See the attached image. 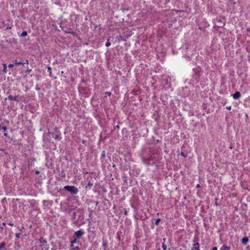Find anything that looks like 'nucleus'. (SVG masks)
Wrapping results in <instances>:
<instances>
[{
    "label": "nucleus",
    "instance_id": "obj_1",
    "mask_svg": "<svg viewBox=\"0 0 250 250\" xmlns=\"http://www.w3.org/2000/svg\"><path fill=\"white\" fill-rule=\"evenodd\" d=\"M64 188L72 194H76L78 192V189L75 186H65Z\"/></svg>",
    "mask_w": 250,
    "mask_h": 250
},
{
    "label": "nucleus",
    "instance_id": "obj_2",
    "mask_svg": "<svg viewBox=\"0 0 250 250\" xmlns=\"http://www.w3.org/2000/svg\"><path fill=\"white\" fill-rule=\"evenodd\" d=\"M74 234L76 238H80L83 234V232L82 230H79L76 231Z\"/></svg>",
    "mask_w": 250,
    "mask_h": 250
},
{
    "label": "nucleus",
    "instance_id": "obj_3",
    "mask_svg": "<svg viewBox=\"0 0 250 250\" xmlns=\"http://www.w3.org/2000/svg\"><path fill=\"white\" fill-rule=\"evenodd\" d=\"M8 98L10 101L14 100L18 102L19 101V100L18 98V96H13L12 95H9Z\"/></svg>",
    "mask_w": 250,
    "mask_h": 250
},
{
    "label": "nucleus",
    "instance_id": "obj_4",
    "mask_svg": "<svg viewBox=\"0 0 250 250\" xmlns=\"http://www.w3.org/2000/svg\"><path fill=\"white\" fill-rule=\"evenodd\" d=\"M240 93L238 91H237L234 94H233V98L234 99H237L240 97Z\"/></svg>",
    "mask_w": 250,
    "mask_h": 250
},
{
    "label": "nucleus",
    "instance_id": "obj_5",
    "mask_svg": "<svg viewBox=\"0 0 250 250\" xmlns=\"http://www.w3.org/2000/svg\"><path fill=\"white\" fill-rule=\"evenodd\" d=\"M192 250H200L199 249V244L198 243H196L194 244L193 246Z\"/></svg>",
    "mask_w": 250,
    "mask_h": 250
},
{
    "label": "nucleus",
    "instance_id": "obj_6",
    "mask_svg": "<svg viewBox=\"0 0 250 250\" xmlns=\"http://www.w3.org/2000/svg\"><path fill=\"white\" fill-rule=\"evenodd\" d=\"M249 241V239L248 237H245L244 238H243L242 239H241V242L242 243L244 244V245H246L247 244V243Z\"/></svg>",
    "mask_w": 250,
    "mask_h": 250
},
{
    "label": "nucleus",
    "instance_id": "obj_7",
    "mask_svg": "<svg viewBox=\"0 0 250 250\" xmlns=\"http://www.w3.org/2000/svg\"><path fill=\"white\" fill-rule=\"evenodd\" d=\"M64 32L66 33L71 34L72 35H74L75 34V33L70 28H67L64 31Z\"/></svg>",
    "mask_w": 250,
    "mask_h": 250
},
{
    "label": "nucleus",
    "instance_id": "obj_8",
    "mask_svg": "<svg viewBox=\"0 0 250 250\" xmlns=\"http://www.w3.org/2000/svg\"><path fill=\"white\" fill-rule=\"evenodd\" d=\"M40 242L42 244V246H44V244H46L47 242L45 241L42 237L40 239Z\"/></svg>",
    "mask_w": 250,
    "mask_h": 250
},
{
    "label": "nucleus",
    "instance_id": "obj_9",
    "mask_svg": "<svg viewBox=\"0 0 250 250\" xmlns=\"http://www.w3.org/2000/svg\"><path fill=\"white\" fill-rule=\"evenodd\" d=\"M2 65L3 66V69L2 70V72L4 73H6L7 72L6 64V63H2Z\"/></svg>",
    "mask_w": 250,
    "mask_h": 250
},
{
    "label": "nucleus",
    "instance_id": "obj_10",
    "mask_svg": "<svg viewBox=\"0 0 250 250\" xmlns=\"http://www.w3.org/2000/svg\"><path fill=\"white\" fill-rule=\"evenodd\" d=\"M230 249L229 247H228L225 245H224L222 247L220 248V250H229Z\"/></svg>",
    "mask_w": 250,
    "mask_h": 250
},
{
    "label": "nucleus",
    "instance_id": "obj_11",
    "mask_svg": "<svg viewBox=\"0 0 250 250\" xmlns=\"http://www.w3.org/2000/svg\"><path fill=\"white\" fill-rule=\"evenodd\" d=\"M13 62H14L15 64H23L24 63L22 62H18L17 60H15L14 61H13Z\"/></svg>",
    "mask_w": 250,
    "mask_h": 250
},
{
    "label": "nucleus",
    "instance_id": "obj_12",
    "mask_svg": "<svg viewBox=\"0 0 250 250\" xmlns=\"http://www.w3.org/2000/svg\"><path fill=\"white\" fill-rule=\"evenodd\" d=\"M93 186V183H91L90 182H89L87 185V186H86V188H90L92 186Z\"/></svg>",
    "mask_w": 250,
    "mask_h": 250
},
{
    "label": "nucleus",
    "instance_id": "obj_13",
    "mask_svg": "<svg viewBox=\"0 0 250 250\" xmlns=\"http://www.w3.org/2000/svg\"><path fill=\"white\" fill-rule=\"evenodd\" d=\"M5 243L4 242H2L1 243H0V250L4 248V246H5Z\"/></svg>",
    "mask_w": 250,
    "mask_h": 250
},
{
    "label": "nucleus",
    "instance_id": "obj_14",
    "mask_svg": "<svg viewBox=\"0 0 250 250\" xmlns=\"http://www.w3.org/2000/svg\"><path fill=\"white\" fill-rule=\"evenodd\" d=\"M27 32L26 31H24L21 33V37H25L27 36Z\"/></svg>",
    "mask_w": 250,
    "mask_h": 250
},
{
    "label": "nucleus",
    "instance_id": "obj_15",
    "mask_svg": "<svg viewBox=\"0 0 250 250\" xmlns=\"http://www.w3.org/2000/svg\"><path fill=\"white\" fill-rule=\"evenodd\" d=\"M160 221V218H158L157 219H156L155 221V225H158L159 224Z\"/></svg>",
    "mask_w": 250,
    "mask_h": 250
},
{
    "label": "nucleus",
    "instance_id": "obj_16",
    "mask_svg": "<svg viewBox=\"0 0 250 250\" xmlns=\"http://www.w3.org/2000/svg\"><path fill=\"white\" fill-rule=\"evenodd\" d=\"M70 250H80V248L78 247H75L71 248Z\"/></svg>",
    "mask_w": 250,
    "mask_h": 250
},
{
    "label": "nucleus",
    "instance_id": "obj_17",
    "mask_svg": "<svg viewBox=\"0 0 250 250\" xmlns=\"http://www.w3.org/2000/svg\"><path fill=\"white\" fill-rule=\"evenodd\" d=\"M162 249L164 250H166L167 249V245H165L164 243H163V245H162Z\"/></svg>",
    "mask_w": 250,
    "mask_h": 250
},
{
    "label": "nucleus",
    "instance_id": "obj_18",
    "mask_svg": "<svg viewBox=\"0 0 250 250\" xmlns=\"http://www.w3.org/2000/svg\"><path fill=\"white\" fill-rule=\"evenodd\" d=\"M110 45H111V43L110 42H109V40H108L107 42H106V43L105 44V46L106 47H109Z\"/></svg>",
    "mask_w": 250,
    "mask_h": 250
},
{
    "label": "nucleus",
    "instance_id": "obj_19",
    "mask_svg": "<svg viewBox=\"0 0 250 250\" xmlns=\"http://www.w3.org/2000/svg\"><path fill=\"white\" fill-rule=\"evenodd\" d=\"M105 96H110L111 95V92H106L105 93Z\"/></svg>",
    "mask_w": 250,
    "mask_h": 250
},
{
    "label": "nucleus",
    "instance_id": "obj_20",
    "mask_svg": "<svg viewBox=\"0 0 250 250\" xmlns=\"http://www.w3.org/2000/svg\"><path fill=\"white\" fill-rule=\"evenodd\" d=\"M47 69H48V71L50 72V75L51 76V67L50 66H48V68H47Z\"/></svg>",
    "mask_w": 250,
    "mask_h": 250
},
{
    "label": "nucleus",
    "instance_id": "obj_21",
    "mask_svg": "<svg viewBox=\"0 0 250 250\" xmlns=\"http://www.w3.org/2000/svg\"><path fill=\"white\" fill-rule=\"evenodd\" d=\"M2 129L3 130V131L5 132L7 130V127L6 126H3L2 127Z\"/></svg>",
    "mask_w": 250,
    "mask_h": 250
},
{
    "label": "nucleus",
    "instance_id": "obj_22",
    "mask_svg": "<svg viewBox=\"0 0 250 250\" xmlns=\"http://www.w3.org/2000/svg\"><path fill=\"white\" fill-rule=\"evenodd\" d=\"M21 234L20 233H16V237L17 238H19L20 237Z\"/></svg>",
    "mask_w": 250,
    "mask_h": 250
},
{
    "label": "nucleus",
    "instance_id": "obj_23",
    "mask_svg": "<svg viewBox=\"0 0 250 250\" xmlns=\"http://www.w3.org/2000/svg\"><path fill=\"white\" fill-rule=\"evenodd\" d=\"M77 242V241L76 240V238L74 239L72 241H71V243H76Z\"/></svg>",
    "mask_w": 250,
    "mask_h": 250
},
{
    "label": "nucleus",
    "instance_id": "obj_24",
    "mask_svg": "<svg viewBox=\"0 0 250 250\" xmlns=\"http://www.w3.org/2000/svg\"><path fill=\"white\" fill-rule=\"evenodd\" d=\"M32 70L31 69H27L26 71V73H28V74H29L31 72Z\"/></svg>",
    "mask_w": 250,
    "mask_h": 250
},
{
    "label": "nucleus",
    "instance_id": "obj_25",
    "mask_svg": "<svg viewBox=\"0 0 250 250\" xmlns=\"http://www.w3.org/2000/svg\"><path fill=\"white\" fill-rule=\"evenodd\" d=\"M14 66V64H9L8 67H9V68H12V67H13Z\"/></svg>",
    "mask_w": 250,
    "mask_h": 250
},
{
    "label": "nucleus",
    "instance_id": "obj_26",
    "mask_svg": "<svg viewBox=\"0 0 250 250\" xmlns=\"http://www.w3.org/2000/svg\"><path fill=\"white\" fill-rule=\"evenodd\" d=\"M227 109L228 110H230L231 109V106H227Z\"/></svg>",
    "mask_w": 250,
    "mask_h": 250
},
{
    "label": "nucleus",
    "instance_id": "obj_27",
    "mask_svg": "<svg viewBox=\"0 0 250 250\" xmlns=\"http://www.w3.org/2000/svg\"><path fill=\"white\" fill-rule=\"evenodd\" d=\"M70 247H71V248H72L73 247H74V243H71Z\"/></svg>",
    "mask_w": 250,
    "mask_h": 250
},
{
    "label": "nucleus",
    "instance_id": "obj_28",
    "mask_svg": "<svg viewBox=\"0 0 250 250\" xmlns=\"http://www.w3.org/2000/svg\"><path fill=\"white\" fill-rule=\"evenodd\" d=\"M211 250H217V247H213Z\"/></svg>",
    "mask_w": 250,
    "mask_h": 250
},
{
    "label": "nucleus",
    "instance_id": "obj_29",
    "mask_svg": "<svg viewBox=\"0 0 250 250\" xmlns=\"http://www.w3.org/2000/svg\"><path fill=\"white\" fill-rule=\"evenodd\" d=\"M39 173H40V172H39V171H36L35 172V173H36V174H38Z\"/></svg>",
    "mask_w": 250,
    "mask_h": 250
},
{
    "label": "nucleus",
    "instance_id": "obj_30",
    "mask_svg": "<svg viewBox=\"0 0 250 250\" xmlns=\"http://www.w3.org/2000/svg\"><path fill=\"white\" fill-rule=\"evenodd\" d=\"M181 155H183V156L185 157L184 153L182 152H181Z\"/></svg>",
    "mask_w": 250,
    "mask_h": 250
},
{
    "label": "nucleus",
    "instance_id": "obj_31",
    "mask_svg": "<svg viewBox=\"0 0 250 250\" xmlns=\"http://www.w3.org/2000/svg\"><path fill=\"white\" fill-rule=\"evenodd\" d=\"M26 63L27 64H28V61L27 60H26Z\"/></svg>",
    "mask_w": 250,
    "mask_h": 250
},
{
    "label": "nucleus",
    "instance_id": "obj_32",
    "mask_svg": "<svg viewBox=\"0 0 250 250\" xmlns=\"http://www.w3.org/2000/svg\"><path fill=\"white\" fill-rule=\"evenodd\" d=\"M4 136H7V134L6 133H4Z\"/></svg>",
    "mask_w": 250,
    "mask_h": 250
},
{
    "label": "nucleus",
    "instance_id": "obj_33",
    "mask_svg": "<svg viewBox=\"0 0 250 250\" xmlns=\"http://www.w3.org/2000/svg\"><path fill=\"white\" fill-rule=\"evenodd\" d=\"M196 187H197V188H199V187H200V185H199V184H198V185H197Z\"/></svg>",
    "mask_w": 250,
    "mask_h": 250
}]
</instances>
